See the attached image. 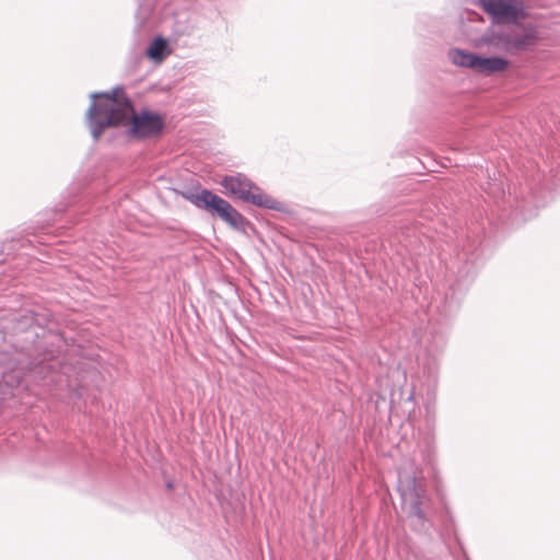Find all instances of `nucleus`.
I'll list each match as a JSON object with an SVG mask.
<instances>
[{
    "mask_svg": "<svg viewBox=\"0 0 560 560\" xmlns=\"http://www.w3.org/2000/svg\"><path fill=\"white\" fill-rule=\"evenodd\" d=\"M90 97L92 103L86 119L95 141L106 128L125 126L128 122V136L138 140L155 138L163 131V117L148 109L136 113L122 86H116L110 92L92 93Z\"/></svg>",
    "mask_w": 560,
    "mask_h": 560,
    "instance_id": "nucleus-1",
    "label": "nucleus"
},
{
    "mask_svg": "<svg viewBox=\"0 0 560 560\" xmlns=\"http://www.w3.org/2000/svg\"><path fill=\"white\" fill-rule=\"evenodd\" d=\"M220 185L224 189L223 192L230 197L259 207L275 208V199L264 194L260 188L243 174L226 175L221 179Z\"/></svg>",
    "mask_w": 560,
    "mask_h": 560,
    "instance_id": "nucleus-2",
    "label": "nucleus"
},
{
    "mask_svg": "<svg viewBox=\"0 0 560 560\" xmlns=\"http://www.w3.org/2000/svg\"><path fill=\"white\" fill-rule=\"evenodd\" d=\"M195 203L215 213L232 228H240L244 224V217L230 202L209 190L205 189L196 195Z\"/></svg>",
    "mask_w": 560,
    "mask_h": 560,
    "instance_id": "nucleus-3",
    "label": "nucleus"
},
{
    "mask_svg": "<svg viewBox=\"0 0 560 560\" xmlns=\"http://www.w3.org/2000/svg\"><path fill=\"white\" fill-rule=\"evenodd\" d=\"M480 5L498 23L515 22L524 16L520 0H480Z\"/></svg>",
    "mask_w": 560,
    "mask_h": 560,
    "instance_id": "nucleus-4",
    "label": "nucleus"
},
{
    "mask_svg": "<svg viewBox=\"0 0 560 560\" xmlns=\"http://www.w3.org/2000/svg\"><path fill=\"white\" fill-rule=\"evenodd\" d=\"M508 50L526 49L538 40L537 31L534 27H517L500 36Z\"/></svg>",
    "mask_w": 560,
    "mask_h": 560,
    "instance_id": "nucleus-5",
    "label": "nucleus"
},
{
    "mask_svg": "<svg viewBox=\"0 0 560 560\" xmlns=\"http://www.w3.org/2000/svg\"><path fill=\"white\" fill-rule=\"evenodd\" d=\"M509 61L501 57H479L477 60L476 72L482 74H493L498 72H503L508 69Z\"/></svg>",
    "mask_w": 560,
    "mask_h": 560,
    "instance_id": "nucleus-6",
    "label": "nucleus"
},
{
    "mask_svg": "<svg viewBox=\"0 0 560 560\" xmlns=\"http://www.w3.org/2000/svg\"><path fill=\"white\" fill-rule=\"evenodd\" d=\"M423 494V485L418 482L416 479L408 480L401 485V495L404 501L415 509L419 508Z\"/></svg>",
    "mask_w": 560,
    "mask_h": 560,
    "instance_id": "nucleus-7",
    "label": "nucleus"
},
{
    "mask_svg": "<svg viewBox=\"0 0 560 560\" xmlns=\"http://www.w3.org/2000/svg\"><path fill=\"white\" fill-rule=\"evenodd\" d=\"M450 58L455 65L476 70L478 56L475 54L465 52L459 49H454L450 51Z\"/></svg>",
    "mask_w": 560,
    "mask_h": 560,
    "instance_id": "nucleus-8",
    "label": "nucleus"
},
{
    "mask_svg": "<svg viewBox=\"0 0 560 560\" xmlns=\"http://www.w3.org/2000/svg\"><path fill=\"white\" fill-rule=\"evenodd\" d=\"M167 44L163 37H156L147 49V55L154 61H162L166 56Z\"/></svg>",
    "mask_w": 560,
    "mask_h": 560,
    "instance_id": "nucleus-9",
    "label": "nucleus"
},
{
    "mask_svg": "<svg viewBox=\"0 0 560 560\" xmlns=\"http://www.w3.org/2000/svg\"><path fill=\"white\" fill-rule=\"evenodd\" d=\"M173 486H174L173 480H167V481H166V488H167V489H172V488H173Z\"/></svg>",
    "mask_w": 560,
    "mask_h": 560,
    "instance_id": "nucleus-10",
    "label": "nucleus"
}]
</instances>
